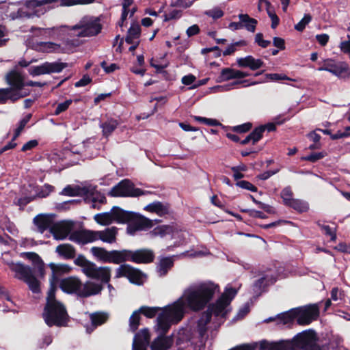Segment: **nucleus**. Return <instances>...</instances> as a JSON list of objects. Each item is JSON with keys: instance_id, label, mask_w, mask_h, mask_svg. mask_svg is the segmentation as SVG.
Wrapping results in <instances>:
<instances>
[{"instance_id": "f257e3e1", "label": "nucleus", "mask_w": 350, "mask_h": 350, "mask_svg": "<svg viewBox=\"0 0 350 350\" xmlns=\"http://www.w3.org/2000/svg\"><path fill=\"white\" fill-rule=\"evenodd\" d=\"M90 251L97 260L103 263L123 265L129 261L136 264L148 265L154 260V251L150 249L108 250L103 247L94 246Z\"/></svg>"}, {"instance_id": "f03ea898", "label": "nucleus", "mask_w": 350, "mask_h": 350, "mask_svg": "<svg viewBox=\"0 0 350 350\" xmlns=\"http://www.w3.org/2000/svg\"><path fill=\"white\" fill-rule=\"evenodd\" d=\"M183 319V306L175 304L163 309V312L157 315V330L159 336L152 342L151 350H166L171 347L172 339L166 337L172 325H176Z\"/></svg>"}, {"instance_id": "7ed1b4c3", "label": "nucleus", "mask_w": 350, "mask_h": 350, "mask_svg": "<svg viewBox=\"0 0 350 350\" xmlns=\"http://www.w3.org/2000/svg\"><path fill=\"white\" fill-rule=\"evenodd\" d=\"M95 0H26L23 8L18 10L21 16H38L53 8L93 3Z\"/></svg>"}, {"instance_id": "20e7f679", "label": "nucleus", "mask_w": 350, "mask_h": 350, "mask_svg": "<svg viewBox=\"0 0 350 350\" xmlns=\"http://www.w3.org/2000/svg\"><path fill=\"white\" fill-rule=\"evenodd\" d=\"M61 291L68 295H75L80 298H88L100 293L103 286L100 284L92 281L83 283L76 276H68L61 280L59 283Z\"/></svg>"}, {"instance_id": "39448f33", "label": "nucleus", "mask_w": 350, "mask_h": 350, "mask_svg": "<svg viewBox=\"0 0 350 350\" xmlns=\"http://www.w3.org/2000/svg\"><path fill=\"white\" fill-rule=\"evenodd\" d=\"M219 286L212 282L200 284L196 288L189 291L186 295V304L194 312L203 310L211 301Z\"/></svg>"}, {"instance_id": "423d86ee", "label": "nucleus", "mask_w": 350, "mask_h": 350, "mask_svg": "<svg viewBox=\"0 0 350 350\" xmlns=\"http://www.w3.org/2000/svg\"><path fill=\"white\" fill-rule=\"evenodd\" d=\"M42 317L49 327H66L69 323V315L63 304H46L44 306Z\"/></svg>"}, {"instance_id": "0eeeda50", "label": "nucleus", "mask_w": 350, "mask_h": 350, "mask_svg": "<svg viewBox=\"0 0 350 350\" xmlns=\"http://www.w3.org/2000/svg\"><path fill=\"white\" fill-rule=\"evenodd\" d=\"M316 342V332L312 329L299 332L291 341H285L293 350H321Z\"/></svg>"}, {"instance_id": "6e6552de", "label": "nucleus", "mask_w": 350, "mask_h": 350, "mask_svg": "<svg viewBox=\"0 0 350 350\" xmlns=\"http://www.w3.org/2000/svg\"><path fill=\"white\" fill-rule=\"evenodd\" d=\"M11 270L15 272V277L17 279L27 283L33 293L38 294L40 292V282L33 275L32 269L29 266L21 263L13 264L11 266Z\"/></svg>"}, {"instance_id": "1a4fd4ad", "label": "nucleus", "mask_w": 350, "mask_h": 350, "mask_svg": "<svg viewBox=\"0 0 350 350\" xmlns=\"http://www.w3.org/2000/svg\"><path fill=\"white\" fill-rule=\"evenodd\" d=\"M293 309L297 324L301 326L308 325L313 321H317L319 316V306L315 304Z\"/></svg>"}, {"instance_id": "9d476101", "label": "nucleus", "mask_w": 350, "mask_h": 350, "mask_svg": "<svg viewBox=\"0 0 350 350\" xmlns=\"http://www.w3.org/2000/svg\"><path fill=\"white\" fill-rule=\"evenodd\" d=\"M120 266L116 269V273H115V278H120L125 277L129 281V282L136 284L141 285L143 283L142 278H143V272L139 269H137L129 264H120Z\"/></svg>"}, {"instance_id": "9b49d317", "label": "nucleus", "mask_w": 350, "mask_h": 350, "mask_svg": "<svg viewBox=\"0 0 350 350\" xmlns=\"http://www.w3.org/2000/svg\"><path fill=\"white\" fill-rule=\"evenodd\" d=\"M319 70L327 71L339 78H349L350 77V68L345 62L336 63L332 59L324 61L323 66L319 68Z\"/></svg>"}, {"instance_id": "f8f14e48", "label": "nucleus", "mask_w": 350, "mask_h": 350, "mask_svg": "<svg viewBox=\"0 0 350 350\" xmlns=\"http://www.w3.org/2000/svg\"><path fill=\"white\" fill-rule=\"evenodd\" d=\"M75 29H81L79 36L88 37L97 36L101 31L102 26L98 18H86L81 21L80 25L75 26Z\"/></svg>"}, {"instance_id": "ddd939ff", "label": "nucleus", "mask_w": 350, "mask_h": 350, "mask_svg": "<svg viewBox=\"0 0 350 350\" xmlns=\"http://www.w3.org/2000/svg\"><path fill=\"white\" fill-rule=\"evenodd\" d=\"M111 271L108 266L98 267L94 265L83 270V273L90 279L100 281L101 284H107L111 277V275H110Z\"/></svg>"}, {"instance_id": "4468645a", "label": "nucleus", "mask_w": 350, "mask_h": 350, "mask_svg": "<svg viewBox=\"0 0 350 350\" xmlns=\"http://www.w3.org/2000/svg\"><path fill=\"white\" fill-rule=\"evenodd\" d=\"M5 81L10 86L7 88L10 90L20 92H29V90L25 88L24 76L16 70H12L7 72Z\"/></svg>"}, {"instance_id": "2eb2a0df", "label": "nucleus", "mask_w": 350, "mask_h": 350, "mask_svg": "<svg viewBox=\"0 0 350 350\" xmlns=\"http://www.w3.org/2000/svg\"><path fill=\"white\" fill-rule=\"evenodd\" d=\"M126 224H128L126 232L131 235H134L137 231L149 230L152 227V220L142 215L137 216L133 220L129 221Z\"/></svg>"}, {"instance_id": "dca6fc26", "label": "nucleus", "mask_w": 350, "mask_h": 350, "mask_svg": "<svg viewBox=\"0 0 350 350\" xmlns=\"http://www.w3.org/2000/svg\"><path fill=\"white\" fill-rule=\"evenodd\" d=\"M72 223L61 221L52 225L49 228L53 237L57 241H63L66 239L72 230Z\"/></svg>"}, {"instance_id": "f3484780", "label": "nucleus", "mask_w": 350, "mask_h": 350, "mask_svg": "<svg viewBox=\"0 0 350 350\" xmlns=\"http://www.w3.org/2000/svg\"><path fill=\"white\" fill-rule=\"evenodd\" d=\"M69 240L82 245H86L88 243L96 241L97 237H95L94 230L82 229L72 232L69 236Z\"/></svg>"}, {"instance_id": "a211bd4d", "label": "nucleus", "mask_w": 350, "mask_h": 350, "mask_svg": "<svg viewBox=\"0 0 350 350\" xmlns=\"http://www.w3.org/2000/svg\"><path fill=\"white\" fill-rule=\"evenodd\" d=\"M109 213L112 215V219L118 224H125L140 215L135 212L125 211L117 206H113Z\"/></svg>"}, {"instance_id": "6ab92c4d", "label": "nucleus", "mask_w": 350, "mask_h": 350, "mask_svg": "<svg viewBox=\"0 0 350 350\" xmlns=\"http://www.w3.org/2000/svg\"><path fill=\"white\" fill-rule=\"evenodd\" d=\"M150 343V332L148 329L143 328L135 334L132 350H146Z\"/></svg>"}, {"instance_id": "aec40b11", "label": "nucleus", "mask_w": 350, "mask_h": 350, "mask_svg": "<svg viewBox=\"0 0 350 350\" xmlns=\"http://www.w3.org/2000/svg\"><path fill=\"white\" fill-rule=\"evenodd\" d=\"M54 214H38L33 219V224L38 228V232L43 234V232L55 223L53 222Z\"/></svg>"}, {"instance_id": "412c9836", "label": "nucleus", "mask_w": 350, "mask_h": 350, "mask_svg": "<svg viewBox=\"0 0 350 350\" xmlns=\"http://www.w3.org/2000/svg\"><path fill=\"white\" fill-rule=\"evenodd\" d=\"M29 92H20L8 88L0 89V105L6 104L9 100L14 103L21 98L27 96Z\"/></svg>"}, {"instance_id": "4be33fe9", "label": "nucleus", "mask_w": 350, "mask_h": 350, "mask_svg": "<svg viewBox=\"0 0 350 350\" xmlns=\"http://www.w3.org/2000/svg\"><path fill=\"white\" fill-rule=\"evenodd\" d=\"M133 186L134 184H133L131 180L123 179L120 181L118 185L111 188V191L109 192V196L114 198H126V196L129 195V191Z\"/></svg>"}, {"instance_id": "5701e85b", "label": "nucleus", "mask_w": 350, "mask_h": 350, "mask_svg": "<svg viewBox=\"0 0 350 350\" xmlns=\"http://www.w3.org/2000/svg\"><path fill=\"white\" fill-rule=\"evenodd\" d=\"M176 304L182 306L183 316L184 315V304H183V301H181L180 299L174 302V304L172 305L166 306L163 308H160L159 306H143L139 307V308H138V310H135L134 312H137V314H142L145 315V317H146L149 319H152V318L154 317L155 316H157V314H159L162 313L163 312L164 308L170 307Z\"/></svg>"}, {"instance_id": "b1692460", "label": "nucleus", "mask_w": 350, "mask_h": 350, "mask_svg": "<svg viewBox=\"0 0 350 350\" xmlns=\"http://www.w3.org/2000/svg\"><path fill=\"white\" fill-rule=\"evenodd\" d=\"M90 321H91V326H86V332L90 334L98 327L103 325L109 320V314L103 311H97L90 313Z\"/></svg>"}, {"instance_id": "393cba45", "label": "nucleus", "mask_w": 350, "mask_h": 350, "mask_svg": "<svg viewBox=\"0 0 350 350\" xmlns=\"http://www.w3.org/2000/svg\"><path fill=\"white\" fill-rule=\"evenodd\" d=\"M237 64L240 68H249L252 70H257L265 66L261 59H256L252 55L237 59Z\"/></svg>"}, {"instance_id": "a878e982", "label": "nucleus", "mask_w": 350, "mask_h": 350, "mask_svg": "<svg viewBox=\"0 0 350 350\" xmlns=\"http://www.w3.org/2000/svg\"><path fill=\"white\" fill-rule=\"evenodd\" d=\"M23 256L32 262L34 269L38 273V277L43 278L46 275L44 271V264L41 257L35 252H25L23 253Z\"/></svg>"}, {"instance_id": "bb28decb", "label": "nucleus", "mask_w": 350, "mask_h": 350, "mask_svg": "<svg viewBox=\"0 0 350 350\" xmlns=\"http://www.w3.org/2000/svg\"><path fill=\"white\" fill-rule=\"evenodd\" d=\"M49 268L51 269L52 275L49 282L58 283L59 278L64 274L70 273L72 268L67 264H55L51 262L49 264Z\"/></svg>"}, {"instance_id": "cd10ccee", "label": "nucleus", "mask_w": 350, "mask_h": 350, "mask_svg": "<svg viewBox=\"0 0 350 350\" xmlns=\"http://www.w3.org/2000/svg\"><path fill=\"white\" fill-rule=\"evenodd\" d=\"M94 233L95 237H97V240L100 239L104 243H113L116 241L117 228H108L103 231H94Z\"/></svg>"}, {"instance_id": "c85d7f7f", "label": "nucleus", "mask_w": 350, "mask_h": 350, "mask_svg": "<svg viewBox=\"0 0 350 350\" xmlns=\"http://www.w3.org/2000/svg\"><path fill=\"white\" fill-rule=\"evenodd\" d=\"M145 210L150 213H154L159 216H163L169 214V204H163L160 201H154L146 206Z\"/></svg>"}, {"instance_id": "c756f323", "label": "nucleus", "mask_w": 350, "mask_h": 350, "mask_svg": "<svg viewBox=\"0 0 350 350\" xmlns=\"http://www.w3.org/2000/svg\"><path fill=\"white\" fill-rule=\"evenodd\" d=\"M55 252L66 260H71L75 257V247L69 243L59 244L55 248Z\"/></svg>"}, {"instance_id": "7c9ffc66", "label": "nucleus", "mask_w": 350, "mask_h": 350, "mask_svg": "<svg viewBox=\"0 0 350 350\" xmlns=\"http://www.w3.org/2000/svg\"><path fill=\"white\" fill-rule=\"evenodd\" d=\"M259 350H293L285 341L270 343L264 340L259 342Z\"/></svg>"}, {"instance_id": "2f4dec72", "label": "nucleus", "mask_w": 350, "mask_h": 350, "mask_svg": "<svg viewBox=\"0 0 350 350\" xmlns=\"http://www.w3.org/2000/svg\"><path fill=\"white\" fill-rule=\"evenodd\" d=\"M230 304V302L217 299L216 302L208 305L207 310L213 313L215 317L222 316L224 317L226 314L225 309Z\"/></svg>"}, {"instance_id": "473e14b6", "label": "nucleus", "mask_w": 350, "mask_h": 350, "mask_svg": "<svg viewBox=\"0 0 350 350\" xmlns=\"http://www.w3.org/2000/svg\"><path fill=\"white\" fill-rule=\"evenodd\" d=\"M88 193V189L86 187H81L80 186L72 187L67 185L64 187L60 195H64L69 197L79 196L86 195Z\"/></svg>"}, {"instance_id": "72a5a7b5", "label": "nucleus", "mask_w": 350, "mask_h": 350, "mask_svg": "<svg viewBox=\"0 0 350 350\" xmlns=\"http://www.w3.org/2000/svg\"><path fill=\"white\" fill-rule=\"evenodd\" d=\"M284 206H288L299 213H306L310 208L307 202L299 199H293L284 203Z\"/></svg>"}, {"instance_id": "f704fd0d", "label": "nucleus", "mask_w": 350, "mask_h": 350, "mask_svg": "<svg viewBox=\"0 0 350 350\" xmlns=\"http://www.w3.org/2000/svg\"><path fill=\"white\" fill-rule=\"evenodd\" d=\"M118 122L116 119H108L106 122L100 123L101 132L105 137H109L113 132L117 129Z\"/></svg>"}, {"instance_id": "c9c22d12", "label": "nucleus", "mask_w": 350, "mask_h": 350, "mask_svg": "<svg viewBox=\"0 0 350 350\" xmlns=\"http://www.w3.org/2000/svg\"><path fill=\"white\" fill-rule=\"evenodd\" d=\"M141 35V27L137 22H134L131 24V27L128 30L125 38V42L126 44H132L133 40L140 38Z\"/></svg>"}, {"instance_id": "e433bc0d", "label": "nucleus", "mask_w": 350, "mask_h": 350, "mask_svg": "<svg viewBox=\"0 0 350 350\" xmlns=\"http://www.w3.org/2000/svg\"><path fill=\"white\" fill-rule=\"evenodd\" d=\"M172 267H174V259L172 257H163L160 259L159 265H157V271L160 276H165Z\"/></svg>"}, {"instance_id": "4c0bfd02", "label": "nucleus", "mask_w": 350, "mask_h": 350, "mask_svg": "<svg viewBox=\"0 0 350 350\" xmlns=\"http://www.w3.org/2000/svg\"><path fill=\"white\" fill-rule=\"evenodd\" d=\"M239 18L245 29L251 32H254L257 25L256 19L249 16L247 14H239Z\"/></svg>"}, {"instance_id": "58836bf2", "label": "nucleus", "mask_w": 350, "mask_h": 350, "mask_svg": "<svg viewBox=\"0 0 350 350\" xmlns=\"http://www.w3.org/2000/svg\"><path fill=\"white\" fill-rule=\"evenodd\" d=\"M317 226L322 230L325 236L330 238V241L335 242L336 241V225L334 224V227L328 225L322 224L319 221L317 222Z\"/></svg>"}, {"instance_id": "ea45409f", "label": "nucleus", "mask_w": 350, "mask_h": 350, "mask_svg": "<svg viewBox=\"0 0 350 350\" xmlns=\"http://www.w3.org/2000/svg\"><path fill=\"white\" fill-rule=\"evenodd\" d=\"M293 312V309H291L288 311L278 314L277 323L282 325L293 323L294 321H296L295 319V314Z\"/></svg>"}, {"instance_id": "a19ab883", "label": "nucleus", "mask_w": 350, "mask_h": 350, "mask_svg": "<svg viewBox=\"0 0 350 350\" xmlns=\"http://www.w3.org/2000/svg\"><path fill=\"white\" fill-rule=\"evenodd\" d=\"M212 314H214V313H211L208 310H206V312L202 313V317H200V320L198 321L200 335L203 336V334L206 332V325L211 322Z\"/></svg>"}, {"instance_id": "79ce46f5", "label": "nucleus", "mask_w": 350, "mask_h": 350, "mask_svg": "<svg viewBox=\"0 0 350 350\" xmlns=\"http://www.w3.org/2000/svg\"><path fill=\"white\" fill-rule=\"evenodd\" d=\"M41 50L45 53H65L60 44L52 42H42L40 43Z\"/></svg>"}, {"instance_id": "37998d69", "label": "nucleus", "mask_w": 350, "mask_h": 350, "mask_svg": "<svg viewBox=\"0 0 350 350\" xmlns=\"http://www.w3.org/2000/svg\"><path fill=\"white\" fill-rule=\"evenodd\" d=\"M44 64H45V66L46 67V69H48L49 73H59L63 70L67 68L68 64L67 63H63L59 62H44Z\"/></svg>"}, {"instance_id": "c03bdc74", "label": "nucleus", "mask_w": 350, "mask_h": 350, "mask_svg": "<svg viewBox=\"0 0 350 350\" xmlns=\"http://www.w3.org/2000/svg\"><path fill=\"white\" fill-rule=\"evenodd\" d=\"M94 219L97 224L101 226H109L114 221L110 212H104L97 214L94 215Z\"/></svg>"}, {"instance_id": "a18cd8bd", "label": "nucleus", "mask_w": 350, "mask_h": 350, "mask_svg": "<svg viewBox=\"0 0 350 350\" xmlns=\"http://www.w3.org/2000/svg\"><path fill=\"white\" fill-rule=\"evenodd\" d=\"M237 70L231 68H224L220 72L219 76V81H228L231 79H237Z\"/></svg>"}, {"instance_id": "49530a36", "label": "nucleus", "mask_w": 350, "mask_h": 350, "mask_svg": "<svg viewBox=\"0 0 350 350\" xmlns=\"http://www.w3.org/2000/svg\"><path fill=\"white\" fill-rule=\"evenodd\" d=\"M74 262L75 265L82 267V271L96 265L94 262L86 259L83 255H78Z\"/></svg>"}, {"instance_id": "de8ad7c7", "label": "nucleus", "mask_w": 350, "mask_h": 350, "mask_svg": "<svg viewBox=\"0 0 350 350\" xmlns=\"http://www.w3.org/2000/svg\"><path fill=\"white\" fill-rule=\"evenodd\" d=\"M237 294V290L233 287H227L225 288L224 293L219 297V300L225 301L228 303H231V301L236 297Z\"/></svg>"}, {"instance_id": "09e8293b", "label": "nucleus", "mask_w": 350, "mask_h": 350, "mask_svg": "<svg viewBox=\"0 0 350 350\" xmlns=\"http://www.w3.org/2000/svg\"><path fill=\"white\" fill-rule=\"evenodd\" d=\"M57 284V283L51 282V287H49V290L48 291V295H46V304H63L62 302H61L55 299V291H56V285Z\"/></svg>"}, {"instance_id": "8fccbe9b", "label": "nucleus", "mask_w": 350, "mask_h": 350, "mask_svg": "<svg viewBox=\"0 0 350 350\" xmlns=\"http://www.w3.org/2000/svg\"><path fill=\"white\" fill-rule=\"evenodd\" d=\"M29 74L32 77L40 76L41 75H49L44 63L39 66H32L29 68Z\"/></svg>"}, {"instance_id": "3c124183", "label": "nucleus", "mask_w": 350, "mask_h": 350, "mask_svg": "<svg viewBox=\"0 0 350 350\" xmlns=\"http://www.w3.org/2000/svg\"><path fill=\"white\" fill-rule=\"evenodd\" d=\"M140 314L137 312H133L129 317V329L132 332H137L139 325H140Z\"/></svg>"}, {"instance_id": "603ef678", "label": "nucleus", "mask_w": 350, "mask_h": 350, "mask_svg": "<svg viewBox=\"0 0 350 350\" xmlns=\"http://www.w3.org/2000/svg\"><path fill=\"white\" fill-rule=\"evenodd\" d=\"M193 118L195 121L197 122H200L202 124H205L207 126H222V124L220 123L219 121L215 120V119H211L206 117H200L198 116H193Z\"/></svg>"}, {"instance_id": "864d4df0", "label": "nucleus", "mask_w": 350, "mask_h": 350, "mask_svg": "<svg viewBox=\"0 0 350 350\" xmlns=\"http://www.w3.org/2000/svg\"><path fill=\"white\" fill-rule=\"evenodd\" d=\"M171 231L172 228L170 226L167 225H162L154 228L153 230L151 231V234L153 236H160L163 237L169 234Z\"/></svg>"}, {"instance_id": "5fc2aeb1", "label": "nucleus", "mask_w": 350, "mask_h": 350, "mask_svg": "<svg viewBox=\"0 0 350 350\" xmlns=\"http://www.w3.org/2000/svg\"><path fill=\"white\" fill-rule=\"evenodd\" d=\"M312 21V16L310 14H305L304 18L299 21V23L294 26V29L299 31H303L305 29V27L308 25Z\"/></svg>"}, {"instance_id": "6e6d98bb", "label": "nucleus", "mask_w": 350, "mask_h": 350, "mask_svg": "<svg viewBox=\"0 0 350 350\" xmlns=\"http://www.w3.org/2000/svg\"><path fill=\"white\" fill-rule=\"evenodd\" d=\"M325 156V152H312L310 154L302 157L301 160L310 161V163H316Z\"/></svg>"}, {"instance_id": "4d7b16f0", "label": "nucleus", "mask_w": 350, "mask_h": 350, "mask_svg": "<svg viewBox=\"0 0 350 350\" xmlns=\"http://www.w3.org/2000/svg\"><path fill=\"white\" fill-rule=\"evenodd\" d=\"M240 212L247 213L249 217L261 219H265L267 218V216L262 212L256 211V210H250L247 208H241L240 209Z\"/></svg>"}, {"instance_id": "13d9d810", "label": "nucleus", "mask_w": 350, "mask_h": 350, "mask_svg": "<svg viewBox=\"0 0 350 350\" xmlns=\"http://www.w3.org/2000/svg\"><path fill=\"white\" fill-rule=\"evenodd\" d=\"M252 123L251 122H245L242 124L234 126L231 128V131L237 133H245L252 129Z\"/></svg>"}, {"instance_id": "bf43d9fd", "label": "nucleus", "mask_w": 350, "mask_h": 350, "mask_svg": "<svg viewBox=\"0 0 350 350\" xmlns=\"http://www.w3.org/2000/svg\"><path fill=\"white\" fill-rule=\"evenodd\" d=\"M236 186L246 189L247 191H251L252 192H256L258 190L256 186L252 185L249 181L245 180L237 181Z\"/></svg>"}, {"instance_id": "052dcab7", "label": "nucleus", "mask_w": 350, "mask_h": 350, "mask_svg": "<svg viewBox=\"0 0 350 350\" xmlns=\"http://www.w3.org/2000/svg\"><path fill=\"white\" fill-rule=\"evenodd\" d=\"M100 68H103L104 72H106V74H110L111 72H114V71L120 69V66H118L117 64L111 63L109 64V66H108L107 64L106 61H103V62H100Z\"/></svg>"}, {"instance_id": "680f3d73", "label": "nucleus", "mask_w": 350, "mask_h": 350, "mask_svg": "<svg viewBox=\"0 0 350 350\" xmlns=\"http://www.w3.org/2000/svg\"><path fill=\"white\" fill-rule=\"evenodd\" d=\"M264 133L262 127H256L248 134V136L254 138V144H257L262 138Z\"/></svg>"}, {"instance_id": "e2e57ef3", "label": "nucleus", "mask_w": 350, "mask_h": 350, "mask_svg": "<svg viewBox=\"0 0 350 350\" xmlns=\"http://www.w3.org/2000/svg\"><path fill=\"white\" fill-rule=\"evenodd\" d=\"M293 192L291 190V188L290 186H287L282 189L281 191V198L282 200V202H288L291 200H294L293 198Z\"/></svg>"}, {"instance_id": "0e129e2a", "label": "nucleus", "mask_w": 350, "mask_h": 350, "mask_svg": "<svg viewBox=\"0 0 350 350\" xmlns=\"http://www.w3.org/2000/svg\"><path fill=\"white\" fill-rule=\"evenodd\" d=\"M205 14L211 17L214 20L221 18L224 16V12L219 8H215L212 10H207Z\"/></svg>"}, {"instance_id": "69168bd1", "label": "nucleus", "mask_w": 350, "mask_h": 350, "mask_svg": "<svg viewBox=\"0 0 350 350\" xmlns=\"http://www.w3.org/2000/svg\"><path fill=\"white\" fill-rule=\"evenodd\" d=\"M72 103V100H66V101L57 104V106L55 109V115L58 116L64 111H66Z\"/></svg>"}, {"instance_id": "338daca9", "label": "nucleus", "mask_w": 350, "mask_h": 350, "mask_svg": "<svg viewBox=\"0 0 350 350\" xmlns=\"http://www.w3.org/2000/svg\"><path fill=\"white\" fill-rule=\"evenodd\" d=\"M55 187L49 184H45L38 193V198H46L52 193Z\"/></svg>"}, {"instance_id": "774afa93", "label": "nucleus", "mask_w": 350, "mask_h": 350, "mask_svg": "<svg viewBox=\"0 0 350 350\" xmlns=\"http://www.w3.org/2000/svg\"><path fill=\"white\" fill-rule=\"evenodd\" d=\"M180 16H181V11L180 10H173L169 12L168 14H165V15H163V17H165V18H163V21H165V22H167L169 21L178 19L180 18Z\"/></svg>"}]
</instances>
